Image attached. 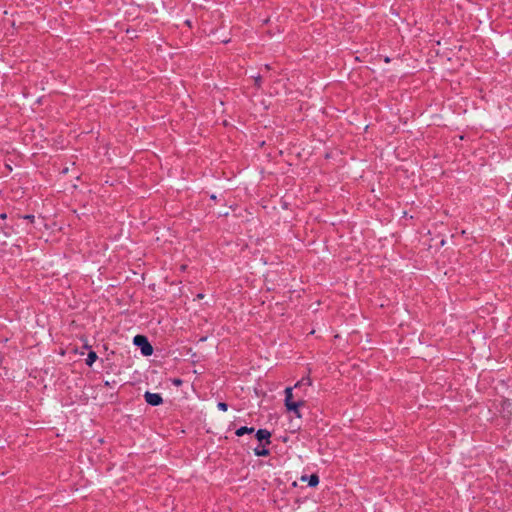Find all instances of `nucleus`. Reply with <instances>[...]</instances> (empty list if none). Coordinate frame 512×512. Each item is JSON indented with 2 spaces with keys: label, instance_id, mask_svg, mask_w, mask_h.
Wrapping results in <instances>:
<instances>
[{
  "label": "nucleus",
  "instance_id": "1",
  "mask_svg": "<svg viewBox=\"0 0 512 512\" xmlns=\"http://www.w3.org/2000/svg\"><path fill=\"white\" fill-rule=\"evenodd\" d=\"M133 344L140 349L143 356H151L154 352L153 346L145 335L138 334L134 336Z\"/></svg>",
  "mask_w": 512,
  "mask_h": 512
},
{
  "label": "nucleus",
  "instance_id": "2",
  "mask_svg": "<svg viewBox=\"0 0 512 512\" xmlns=\"http://www.w3.org/2000/svg\"><path fill=\"white\" fill-rule=\"evenodd\" d=\"M144 398L147 404L151 406H159L163 403V398L160 393H152L146 391L144 394Z\"/></svg>",
  "mask_w": 512,
  "mask_h": 512
},
{
  "label": "nucleus",
  "instance_id": "3",
  "mask_svg": "<svg viewBox=\"0 0 512 512\" xmlns=\"http://www.w3.org/2000/svg\"><path fill=\"white\" fill-rule=\"evenodd\" d=\"M255 437L261 444H271V432L268 431L267 429H258L255 433Z\"/></svg>",
  "mask_w": 512,
  "mask_h": 512
},
{
  "label": "nucleus",
  "instance_id": "4",
  "mask_svg": "<svg viewBox=\"0 0 512 512\" xmlns=\"http://www.w3.org/2000/svg\"><path fill=\"white\" fill-rule=\"evenodd\" d=\"M305 405V401L303 399H299L286 406L287 412L293 413L297 418H301L300 407Z\"/></svg>",
  "mask_w": 512,
  "mask_h": 512
},
{
  "label": "nucleus",
  "instance_id": "5",
  "mask_svg": "<svg viewBox=\"0 0 512 512\" xmlns=\"http://www.w3.org/2000/svg\"><path fill=\"white\" fill-rule=\"evenodd\" d=\"M253 451L258 457H267L270 455V450L266 448L265 444L255 447Z\"/></svg>",
  "mask_w": 512,
  "mask_h": 512
},
{
  "label": "nucleus",
  "instance_id": "6",
  "mask_svg": "<svg viewBox=\"0 0 512 512\" xmlns=\"http://www.w3.org/2000/svg\"><path fill=\"white\" fill-rule=\"evenodd\" d=\"M293 389H294V387H286L284 390V393H285L284 405H285V407L294 402L293 401Z\"/></svg>",
  "mask_w": 512,
  "mask_h": 512
},
{
  "label": "nucleus",
  "instance_id": "7",
  "mask_svg": "<svg viewBox=\"0 0 512 512\" xmlns=\"http://www.w3.org/2000/svg\"><path fill=\"white\" fill-rule=\"evenodd\" d=\"M254 431H255L254 427L242 426L235 431V434H236V436L241 437L245 434H252V433H254Z\"/></svg>",
  "mask_w": 512,
  "mask_h": 512
},
{
  "label": "nucleus",
  "instance_id": "8",
  "mask_svg": "<svg viewBox=\"0 0 512 512\" xmlns=\"http://www.w3.org/2000/svg\"><path fill=\"white\" fill-rule=\"evenodd\" d=\"M97 359H98V355L96 354V352L92 351V350L89 351L87 358L85 360L86 365L91 367L96 362Z\"/></svg>",
  "mask_w": 512,
  "mask_h": 512
},
{
  "label": "nucleus",
  "instance_id": "9",
  "mask_svg": "<svg viewBox=\"0 0 512 512\" xmlns=\"http://www.w3.org/2000/svg\"><path fill=\"white\" fill-rule=\"evenodd\" d=\"M303 385H306V386L312 385V379L310 378V376L303 377L301 380L296 382V384L294 385V388H300Z\"/></svg>",
  "mask_w": 512,
  "mask_h": 512
},
{
  "label": "nucleus",
  "instance_id": "10",
  "mask_svg": "<svg viewBox=\"0 0 512 512\" xmlns=\"http://www.w3.org/2000/svg\"><path fill=\"white\" fill-rule=\"evenodd\" d=\"M319 484V476L316 473L309 475L308 486L316 487Z\"/></svg>",
  "mask_w": 512,
  "mask_h": 512
},
{
  "label": "nucleus",
  "instance_id": "11",
  "mask_svg": "<svg viewBox=\"0 0 512 512\" xmlns=\"http://www.w3.org/2000/svg\"><path fill=\"white\" fill-rule=\"evenodd\" d=\"M217 407L219 410L225 412L228 410V404L225 402H218Z\"/></svg>",
  "mask_w": 512,
  "mask_h": 512
},
{
  "label": "nucleus",
  "instance_id": "12",
  "mask_svg": "<svg viewBox=\"0 0 512 512\" xmlns=\"http://www.w3.org/2000/svg\"><path fill=\"white\" fill-rule=\"evenodd\" d=\"M172 384L176 387H180L183 384V380L180 378H174L171 380Z\"/></svg>",
  "mask_w": 512,
  "mask_h": 512
},
{
  "label": "nucleus",
  "instance_id": "13",
  "mask_svg": "<svg viewBox=\"0 0 512 512\" xmlns=\"http://www.w3.org/2000/svg\"><path fill=\"white\" fill-rule=\"evenodd\" d=\"M23 219L28 220L29 222L33 223L35 220V216L33 214H26L22 216Z\"/></svg>",
  "mask_w": 512,
  "mask_h": 512
},
{
  "label": "nucleus",
  "instance_id": "14",
  "mask_svg": "<svg viewBox=\"0 0 512 512\" xmlns=\"http://www.w3.org/2000/svg\"><path fill=\"white\" fill-rule=\"evenodd\" d=\"M116 383H117V382H116L115 380H112V381L105 380V381H104V386H105V387H112V386L116 385Z\"/></svg>",
  "mask_w": 512,
  "mask_h": 512
},
{
  "label": "nucleus",
  "instance_id": "15",
  "mask_svg": "<svg viewBox=\"0 0 512 512\" xmlns=\"http://www.w3.org/2000/svg\"><path fill=\"white\" fill-rule=\"evenodd\" d=\"M261 79H262V78H261V76H260V75H258L257 77H255V85H256L257 87H260Z\"/></svg>",
  "mask_w": 512,
  "mask_h": 512
},
{
  "label": "nucleus",
  "instance_id": "16",
  "mask_svg": "<svg viewBox=\"0 0 512 512\" xmlns=\"http://www.w3.org/2000/svg\"><path fill=\"white\" fill-rule=\"evenodd\" d=\"M308 478H309V476H307V475H303V476L300 478V480H301V481H308Z\"/></svg>",
  "mask_w": 512,
  "mask_h": 512
},
{
  "label": "nucleus",
  "instance_id": "17",
  "mask_svg": "<svg viewBox=\"0 0 512 512\" xmlns=\"http://www.w3.org/2000/svg\"><path fill=\"white\" fill-rule=\"evenodd\" d=\"M203 298H204V294L203 293L197 294V299H203Z\"/></svg>",
  "mask_w": 512,
  "mask_h": 512
},
{
  "label": "nucleus",
  "instance_id": "18",
  "mask_svg": "<svg viewBox=\"0 0 512 512\" xmlns=\"http://www.w3.org/2000/svg\"><path fill=\"white\" fill-rule=\"evenodd\" d=\"M6 217H7L6 213H2V214L0 215V218H1V219H6Z\"/></svg>",
  "mask_w": 512,
  "mask_h": 512
},
{
  "label": "nucleus",
  "instance_id": "19",
  "mask_svg": "<svg viewBox=\"0 0 512 512\" xmlns=\"http://www.w3.org/2000/svg\"><path fill=\"white\" fill-rule=\"evenodd\" d=\"M385 62H386V63H389V62H390V58H389V57H386V58H385Z\"/></svg>",
  "mask_w": 512,
  "mask_h": 512
},
{
  "label": "nucleus",
  "instance_id": "20",
  "mask_svg": "<svg viewBox=\"0 0 512 512\" xmlns=\"http://www.w3.org/2000/svg\"><path fill=\"white\" fill-rule=\"evenodd\" d=\"M212 200H215L216 199V196L215 195H211L210 197Z\"/></svg>",
  "mask_w": 512,
  "mask_h": 512
}]
</instances>
